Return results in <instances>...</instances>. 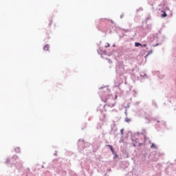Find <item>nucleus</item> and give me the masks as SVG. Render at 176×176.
I'll return each instance as SVG.
<instances>
[{"instance_id":"nucleus-1","label":"nucleus","mask_w":176,"mask_h":176,"mask_svg":"<svg viewBox=\"0 0 176 176\" xmlns=\"http://www.w3.org/2000/svg\"><path fill=\"white\" fill-rule=\"evenodd\" d=\"M99 24L96 25V28L99 30V31H110L112 32L113 30V21H109L107 19H100L98 20Z\"/></svg>"},{"instance_id":"nucleus-2","label":"nucleus","mask_w":176,"mask_h":176,"mask_svg":"<svg viewBox=\"0 0 176 176\" xmlns=\"http://www.w3.org/2000/svg\"><path fill=\"white\" fill-rule=\"evenodd\" d=\"M100 91L98 92L99 96L100 97L101 100L103 102H107L108 101V98L112 96L111 94V89L108 88V86H104L99 88Z\"/></svg>"},{"instance_id":"nucleus-3","label":"nucleus","mask_w":176,"mask_h":176,"mask_svg":"<svg viewBox=\"0 0 176 176\" xmlns=\"http://www.w3.org/2000/svg\"><path fill=\"white\" fill-rule=\"evenodd\" d=\"M116 72L118 76H123L126 74L124 70V65L122 62H118L116 66Z\"/></svg>"},{"instance_id":"nucleus-4","label":"nucleus","mask_w":176,"mask_h":176,"mask_svg":"<svg viewBox=\"0 0 176 176\" xmlns=\"http://www.w3.org/2000/svg\"><path fill=\"white\" fill-rule=\"evenodd\" d=\"M155 129L157 131H162V130H166L167 129V124L166 122L163 120H157V124H155Z\"/></svg>"},{"instance_id":"nucleus-5","label":"nucleus","mask_w":176,"mask_h":176,"mask_svg":"<svg viewBox=\"0 0 176 176\" xmlns=\"http://www.w3.org/2000/svg\"><path fill=\"white\" fill-rule=\"evenodd\" d=\"M138 135H140V132L131 133V138L132 140L133 146H137V144H138V141H140L138 139Z\"/></svg>"},{"instance_id":"nucleus-6","label":"nucleus","mask_w":176,"mask_h":176,"mask_svg":"<svg viewBox=\"0 0 176 176\" xmlns=\"http://www.w3.org/2000/svg\"><path fill=\"white\" fill-rule=\"evenodd\" d=\"M148 28H149V26H148L147 28H140L138 30L137 34H138L140 38H145V36H146V34L148 32Z\"/></svg>"},{"instance_id":"nucleus-7","label":"nucleus","mask_w":176,"mask_h":176,"mask_svg":"<svg viewBox=\"0 0 176 176\" xmlns=\"http://www.w3.org/2000/svg\"><path fill=\"white\" fill-rule=\"evenodd\" d=\"M86 144L87 145H89V143H85V140L79 139L77 143L78 151L82 153V151L86 148Z\"/></svg>"},{"instance_id":"nucleus-8","label":"nucleus","mask_w":176,"mask_h":176,"mask_svg":"<svg viewBox=\"0 0 176 176\" xmlns=\"http://www.w3.org/2000/svg\"><path fill=\"white\" fill-rule=\"evenodd\" d=\"M13 166L16 167V170H20V168H23V162L19 161V162H16L15 164L12 163L10 164V167H13Z\"/></svg>"},{"instance_id":"nucleus-9","label":"nucleus","mask_w":176,"mask_h":176,"mask_svg":"<svg viewBox=\"0 0 176 176\" xmlns=\"http://www.w3.org/2000/svg\"><path fill=\"white\" fill-rule=\"evenodd\" d=\"M117 131H118V128H116V124H115V122H113V124L111 125V131L109 134L111 135H115Z\"/></svg>"},{"instance_id":"nucleus-10","label":"nucleus","mask_w":176,"mask_h":176,"mask_svg":"<svg viewBox=\"0 0 176 176\" xmlns=\"http://www.w3.org/2000/svg\"><path fill=\"white\" fill-rule=\"evenodd\" d=\"M56 173L60 176H65L67 175V170H64L63 168L59 167L56 169Z\"/></svg>"},{"instance_id":"nucleus-11","label":"nucleus","mask_w":176,"mask_h":176,"mask_svg":"<svg viewBox=\"0 0 176 176\" xmlns=\"http://www.w3.org/2000/svg\"><path fill=\"white\" fill-rule=\"evenodd\" d=\"M142 156L143 159H146L149 156V150L144 148L142 151Z\"/></svg>"},{"instance_id":"nucleus-12","label":"nucleus","mask_w":176,"mask_h":176,"mask_svg":"<svg viewBox=\"0 0 176 176\" xmlns=\"http://www.w3.org/2000/svg\"><path fill=\"white\" fill-rule=\"evenodd\" d=\"M97 52L98 53V54H101V56H102V54H104L105 56H107V51L106 50H102V48L101 47H100L98 50Z\"/></svg>"},{"instance_id":"nucleus-13","label":"nucleus","mask_w":176,"mask_h":176,"mask_svg":"<svg viewBox=\"0 0 176 176\" xmlns=\"http://www.w3.org/2000/svg\"><path fill=\"white\" fill-rule=\"evenodd\" d=\"M140 47H142V48L146 47V44H141V43L140 42L135 43V47H140Z\"/></svg>"},{"instance_id":"nucleus-14","label":"nucleus","mask_w":176,"mask_h":176,"mask_svg":"<svg viewBox=\"0 0 176 176\" xmlns=\"http://www.w3.org/2000/svg\"><path fill=\"white\" fill-rule=\"evenodd\" d=\"M122 157H124V159H127V157H129V152L127 151V150H122Z\"/></svg>"},{"instance_id":"nucleus-15","label":"nucleus","mask_w":176,"mask_h":176,"mask_svg":"<svg viewBox=\"0 0 176 176\" xmlns=\"http://www.w3.org/2000/svg\"><path fill=\"white\" fill-rule=\"evenodd\" d=\"M161 17L162 19H166V17H167V12H166V10H161Z\"/></svg>"},{"instance_id":"nucleus-16","label":"nucleus","mask_w":176,"mask_h":176,"mask_svg":"<svg viewBox=\"0 0 176 176\" xmlns=\"http://www.w3.org/2000/svg\"><path fill=\"white\" fill-rule=\"evenodd\" d=\"M106 146H107V148H109L112 154H115L116 151H115V149L113 148V146L111 144H107Z\"/></svg>"},{"instance_id":"nucleus-17","label":"nucleus","mask_w":176,"mask_h":176,"mask_svg":"<svg viewBox=\"0 0 176 176\" xmlns=\"http://www.w3.org/2000/svg\"><path fill=\"white\" fill-rule=\"evenodd\" d=\"M140 79L141 82H142V79H148V75L144 73L140 74Z\"/></svg>"},{"instance_id":"nucleus-18","label":"nucleus","mask_w":176,"mask_h":176,"mask_svg":"<svg viewBox=\"0 0 176 176\" xmlns=\"http://www.w3.org/2000/svg\"><path fill=\"white\" fill-rule=\"evenodd\" d=\"M50 46L48 44H46L44 47H43V50L44 52H47V50H49Z\"/></svg>"},{"instance_id":"nucleus-19","label":"nucleus","mask_w":176,"mask_h":176,"mask_svg":"<svg viewBox=\"0 0 176 176\" xmlns=\"http://www.w3.org/2000/svg\"><path fill=\"white\" fill-rule=\"evenodd\" d=\"M114 86L115 87H119V86H120V82H118V80H116L114 81Z\"/></svg>"},{"instance_id":"nucleus-20","label":"nucleus","mask_w":176,"mask_h":176,"mask_svg":"<svg viewBox=\"0 0 176 176\" xmlns=\"http://www.w3.org/2000/svg\"><path fill=\"white\" fill-rule=\"evenodd\" d=\"M153 52V51L150 50V51L146 54V55L144 56L145 63H146V57H148V56H149L150 54H152Z\"/></svg>"},{"instance_id":"nucleus-21","label":"nucleus","mask_w":176,"mask_h":176,"mask_svg":"<svg viewBox=\"0 0 176 176\" xmlns=\"http://www.w3.org/2000/svg\"><path fill=\"white\" fill-rule=\"evenodd\" d=\"M152 106L155 107V108H157V104L156 103V100H152Z\"/></svg>"},{"instance_id":"nucleus-22","label":"nucleus","mask_w":176,"mask_h":176,"mask_svg":"<svg viewBox=\"0 0 176 176\" xmlns=\"http://www.w3.org/2000/svg\"><path fill=\"white\" fill-rule=\"evenodd\" d=\"M151 149H157V146H156V144H155L154 143L151 144Z\"/></svg>"},{"instance_id":"nucleus-23","label":"nucleus","mask_w":176,"mask_h":176,"mask_svg":"<svg viewBox=\"0 0 176 176\" xmlns=\"http://www.w3.org/2000/svg\"><path fill=\"white\" fill-rule=\"evenodd\" d=\"M69 175H70V176H78V175H76V173H75V172H74V171H72V170H70V171H69Z\"/></svg>"},{"instance_id":"nucleus-24","label":"nucleus","mask_w":176,"mask_h":176,"mask_svg":"<svg viewBox=\"0 0 176 176\" xmlns=\"http://www.w3.org/2000/svg\"><path fill=\"white\" fill-rule=\"evenodd\" d=\"M14 151L16 152V153H20V152H21L20 147L15 148Z\"/></svg>"},{"instance_id":"nucleus-25","label":"nucleus","mask_w":176,"mask_h":176,"mask_svg":"<svg viewBox=\"0 0 176 176\" xmlns=\"http://www.w3.org/2000/svg\"><path fill=\"white\" fill-rule=\"evenodd\" d=\"M13 162H15L17 159H19V157L17 155H13L12 157Z\"/></svg>"},{"instance_id":"nucleus-26","label":"nucleus","mask_w":176,"mask_h":176,"mask_svg":"<svg viewBox=\"0 0 176 176\" xmlns=\"http://www.w3.org/2000/svg\"><path fill=\"white\" fill-rule=\"evenodd\" d=\"M101 107H102V105L100 104V107H98V109H97V111H98H98H99V112H101V113L102 112V109H100Z\"/></svg>"},{"instance_id":"nucleus-27","label":"nucleus","mask_w":176,"mask_h":176,"mask_svg":"<svg viewBox=\"0 0 176 176\" xmlns=\"http://www.w3.org/2000/svg\"><path fill=\"white\" fill-rule=\"evenodd\" d=\"M125 122L126 123H130V122H131V118H125Z\"/></svg>"},{"instance_id":"nucleus-28","label":"nucleus","mask_w":176,"mask_h":176,"mask_svg":"<svg viewBox=\"0 0 176 176\" xmlns=\"http://www.w3.org/2000/svg\"><path fill=\"white\" fill-rule=\"evenodd\" d=\"M9 162H10V158L7 157V158H6V162H5V164H9Z\"/></svg>"},{"instance_id":"nucleus-29","label":"nucleus","mask_w":176,"mask_h":176,"mask_svg":"<svg viewBox=\"0 0 176 176\" xmlns=\"http://www.w3.org/2000/svg\"><path fill=\"white\" fill-rule=\"evenodd\" d=\"M163 10H165V12H170V8L168 7H165Z\"/></svg>"},{"instance_id":"nucleus-30","label":"nucleus","mask_w":176,"mask_h":176,"mask_svg":"<svg viewBox=\"0 0 176 176\" xmlns=\"http://www.w3.org/2000/svg\"><path fill=\"white\" fill-rule=\"evenodd\" d=\"M113 155H114L113 159H116V158L119 157V155L116 153V152H115V153Z\"/></svg>"},{"instance_id":"nucleus-31","label":"nucleus","mask_w":176,"mask_h":176,"mask_svg":"<svg viewBox=\"0 0 176 176\" xmlns=\"http://www.w3.org/2000/svg\"><path fill=\"white\" fill-rule=\"evenodd\" d=\"M119 36L120 39L123 38L124 37V33H122L121 34H119Z\"/></svg>"},{"instance_id":"nucleus-32","label":"nucleus","mask_w":176,"mask_h":176,"mask_svg":"<svg viewBox=\"0 0 176 176\" xmlns=\"http://www.w3.org/2000/svg\"><path fill=\"white\" fill-rule=\"evenodd\" d=\"M133 96L135 97V96L137 95V91H135V89H133Z\"/></svg>"},{"instance_id":"nucleus-33","label":"nucleus","mask_w":176,"mask_h":176,"mask_svg":"<svg viewBox=\"0 0 176 176\" xmlns=\"http://www.w3.org/2000/svg\"><path fill=\"white\" fill-rule=\"evenodd\" d=\"M140 10H143L142 7H140V8L137 9L136 12H140Z\"/></svg>"},{"instance_id":"nucleus-34","label":"nucleus","mask_w":176,"mask_h":176,"mask_svg":"<svg viewBox=\"0 0 176 176\" xmlns=\"http://www.w3.org/2000/svg\"><path fill=\"white\" fill-rule=\"evenodd\" d=\"M124 133V129H122L120 130V134H121V135H123Z\"/></svg>"},{"instance_id":"nucleus-35","label":"nucleus","mask_w":176,"mask_h":176,"mask_svg":"<svg viewBox=\"0 0 176 176\" xmlns=\"http://www.w3.org/2000/svg\"><path fill=\"white\" fill-rule=\"evenodd\" d=\"M123 31H124V32H129V31H130L129 29H122Z\"/></svg>"},{"instance_id":"nucleus-36","label":"nucleus","mask_w":176,"mask_h":176,"mask_svg":"<svg viewBox=\"0 0 176 176\" xmlns=\"http://www.w3.org/2000/svg\"><path fill=\"white\" fill-rule=\"evenodd\" d=\"M151 19V16H147L145 19V21H148V20H149Z\"/></svg>"},{"instance_id":"nucleus-37","label":"nucleus","mask_w":176,"mask_h":176,"mask_svg":"<svg viewBox=\"0 0 176 176\" xmlns=\"http://www.w3.org/2000/svg\"><path fill=\"white\" fill-rule=\"evenodd\" d=\"M52 24H53L52 21H50V23H49V27H50V25H52Z\"/></svg>"},{"instance_id":"nucleus-38","label":"nucleus","mask_w":176,"mask_h":176,"mask_svg":"<svg viewBox=\"0 0 176 176\" xmlns=\"http://www.w3.org/2000/svg\"><path fill=\"white\" fill-rule=\"evenodd\" d=\"M119 142H120V144H122V142H124L123 139L121 138V139L120 140Z\"/></svg>"},{"instance_id":"nucleus-39","label":"nucleus","mask_w":176,"mask_h":176,"mask_svg":"<svg viewBox=\"0 0 176 176\" xmlns=\"http://www.w3.org/2000/svg\"><path fill=\"white\" fill-rule=\"evenodd\" d=\"M138 147L142 146V143H138Z\"/></svg>"},{"instance_id":"nucleus-40","label":"nucleus","mask_w":176,"mask_h":176,"mask_svg":"<svg viewBox=\"0 0 176 176\" xmlns=\"http://www.w3.org/2000/svg\"><path fill=\"white\" fill-rule=\"evenodd\" d=\"M109 46H111V44H109V43H107V45L105 46V47H109Z\"/></svg>"},{"instance_id":"nucleus-41","label":"nucleus","mask_w":176,"mask_h":176,"mask_svg":"<svg viewBox=\"0 0 176 176\" xmlns=\"http://www.w3.org/2000/svg\"><path fill=\"white\" fill-rule=\"evenodd\" d=\"M123 17H124V14H122L120 15V19H123Z\"/></svg>"},{"instance_id":"nucleus-42","label":"nucleus","mask_w":176,"mask_h":176,"mask_svg":"<svg viewBox=\"0 0 176 176\" xmlns=\"http://www.w3.org/2000/svg\"><path fill=\"white\" fill-rule=\"evenodd\" d=\"M54 156H57V151H55V153H54Z\"/></svg>"},{"instance_id":"nucleus-43","label":"nucleus","mask_w":176,"mask_h":176,"mask_svg":"<svg viewBox=\"0 0 176 176\" xmlns=\"http://www.w3.org/2000/svg\"><path fill=\"white\" fill-rule=\"evenodd\" d=\"M140 104V102H136L135 103V105H138Z\"/></svg>"},{"instance_id":"nucleus-44","label":"nucleus","mask_w":176,"mask_h":176,"mask_svg":"<svg viewBox=\"0 0 176 176\" xmlns=\"http://www.w3.org/2000/svg\"><path fill=\"white\" fill-rule=\"evenodd\" d=\"M124 113H125L126 116H127V110H125Z\"/></svg>"},{"instance_id":"nucleus-45","label":"nucleus","mask_w":176,"mask_h":176,"mask_svg":"<svg viewBox=\"0 0 176 176\" xmlns=\"http://www.w3.org/2000/svg\"><path fill=\"white\" fill-rule=\"evenodd\" d=\"M113 47H116V44H113Z\"/></svg>"},{"instance_id":"nucleus-46","label":"nucleus","mask_w":176,"mask_h":176,"mask_svg":"<svg viewBox=\"0 0 176 176\" xmlns=\"http://www.w3.org/2000/svg\"><path fill=\"white\" fill-rule=\"evenodd\" d=\"M118 98V95H115V100Z\"/></svg>"},{"instance_id":"nucleus-47","label":"nucleus","mask_w":176,"mask_h":176,"mask_svg":"<svg viewBox=\"0 0 176 176\" xmlns=\"http://www.w3.org/2000/svg\"><path fill=\"white\" fill-rule=\"evenodd\" d=\"M93 152H97V149H93Z\"/></svg>"},{"instance_id":"nucleus-48","label":"nucleus","mask_w":176,"mask_h":176,"mask_svg":"<svg viewBox=\"0 0 176 176\" xmlns=\"http://www.w3.org/2000/svg\"><path fill=\"white\" fill-rule=\"evenodd\" d=\"M158 78H160V79H162L163 76L160 77V76H158Z\"/></svg>"},{"instance_id":"nucleus-49","label":"nucleus","mask_w":176,"mask_h":176,"mask_svg":"<svg viewBox=\"0 0 176 176\" xmlns=\"http://www.w3.org/2000/svg\"><path fill=\"white\" fill-rule=\"evenodd\" d=\"M126 108H130V104H127Z\"/></svg>"},{"instance_id":"nucleus-50","label":"nucleus","mask_w":176,"mask_h":176,"mask_svg":"<svg viewBox=\"0 0 176 176\" xmlns=\"http://www.w3.org/2000/svg\"><path fill=\"white\" fill-rule=\"evenodd\" d=\"M26 170H28V171H30V168H27Z\"/></svg>"},{"instance_id":"nucleus-51","label":"nucleus","mask_w":176,"mask_h":176,"mask_svg":"<svg viewBox=\"0 0 176 176\" xmlns=\"http://www.w3.org/2000/svg\"><path fill=\"white\" fill-rule=\"evenodd\" d=\"M109 63H111V59H109Z\"/></svg>"},{"instance_id":"nucleus-52","label":"nucleus","mask_w":176,"mask_h":176,"mask_svg":"<svg viewBox=\"0 0 176 176\" xmlns=\"http://www.w3.org/2000/svg\"><path fill=\"white\" fill-rule=\"evenodd\" d=\"M45 166H43V165H42V168H44Z\"/></svg>"},{"instance_id":"nucleus-53","label":"nucleus","mask_w":176,"mask_h":176,"mask_svg":"<svg viewBox=\"0 0 176 176\" xmlns=\"http://www.w3.org/2000/svg\"><path fill=\"white\" fill-rule=\"evenodd\" d=\"M146 119L147 120H149L148 119V118H146Z\"/></svg>"},{"instance_id":"nucleus-54","label":"nucleus","mask_w":176,"mask_h":176,"mask_svg":"<svg viewBox=\"0 0 176 176\" xmlns=\"http://www.w3.org/2000/svg\"><path fill=\"white\" fill-rule=\"evenodd\" d=\"M97 46H100V44H97Z\"/></svg>"},{"instance_id":"nucleus-55","label":"nucleus","mask_w":176,"mask_h":176,"mask_svg":"<svg viewBox=\"0 0 176 176\" xmlns=\"http://www.w3.org/2000/svg\"><path fill=\"white\" fill-rule=\"evenodd\" d=\"M157 45H159V44L157 43V44L155 45V46H157Z\"/></svg>"},{"instance_id":"nucleus-56","label":"nucleus","mask_w":176,"mask_h":176,"mask_svg":"<svg viewBox=\"0 0 176 176\" xmlns=\"http://www.w3.org/2000/svg\"><path fill=\"white\" fill-rule=\"evenodd\" d=\"M142 135H144V133H141Z\"/></svg>"},{"instance_id":"nucleus-57","label":"nucleus","mask_w":176,"mask_h":176,"mask_svg":"<svg viewBox=\"0 0 176 176\" xmlns=\"http://www.w3.org/2000/svg\"><path fill=\"white\" fill-rule=\"evenodd\" d=\"M103 108H105V105H104Z\"/></svg>"},{"instance_id":"nucleus-58","label":"nucleus","mask_w":176,"mask_h":176,"mask_svg":"<svg viewBox=\"0 0 176 176\" xmlns=\"http://www.w3.org/2000/svg\"><path fill=\"white\" fill-rule=\"evenodd\" d=\"M135 35H137V33H135Z\"/></svg>"},{"instance_id":"nucleus-59","label":"nucleus","mask_w":176,"mask_h":176,"mask_svg":"<svg viewBox=\"0 0 176 176\" xmlns=\"http://www.w3.org/2000/svg\"><path fill=\"white\" fill-rule=\"evenodd\" d=\"M101 43V41H100V44Z\"/></svg>"}]
</instances>
